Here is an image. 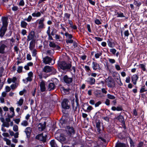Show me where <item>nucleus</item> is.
<instances>
[{
  "label": "nucleus",
  "mask_w": 147,
  "mask_h": 147,
  "mask_svg": "<svg viewBox=\"0 0 147 147\" xmlns=\"http://www.w3.org/2000/svg\"><path fill=\"white\" fill-rule=\"evenodd\" d=\"M45 21L44 18L42 17L37 20L34 23V25L37 27L38 29H42L45 28V25L44 23Z\"/></svg>",
  "instance_id": "1"
},
{
  "label": "nucleus",
  "mask_w": 147,
  "mask_h": 147,
  "mask_svg": "<svg viewBox=\"0 0 147 147\" xmlns=\"http://www.w3.org/2000/svg\"><path fill=\"white\" fill-rule=\"evenodd\" d=\"M58 65L59 69L64 70L69 69L71 66V64L64 61H59L58 63Z\"/></svg>",
  "instance_id": "2"
},
{
  "label": "nucleus",
  "mask_w": 147,
  "mask_h": 147,
  "mask_svg": "<svg viewBox=\"0 0 147 147\" xmlns=\"http://www.w3.org/2000/svg\"><path fill=\"white\" fill-rule=\"evenodd\" d=\"M42 70L44 72L49 73L52 72L53 74H55L56 72V70L53 67L48 65L45 66L42 69Z\"/></svg>",
  "instance_id": "3"
},
{
  "label": "nucleus",
  "mask_w": 147,
  "mask_h": 147,
  "mask_svg": "<svg viewBox=\"0 0 147 147\" xmlns=\"http://www.w3.org/2000/svg\"><path fill=\"white\" fill-rule=\"evenodd\" d=\"M47 133H43L37 135L36 137V139L39 140L40 141L45 142L46 140L47 137Z\"/></svg>",
  "instance_id": "4"
},
{
  "label": "nucleus",
  "mask_w": 147,
  "mask_h": 147,
  "mask_svg": "<svg viewBox=\"0 0 147 147\" xmlns=\"http://www.w3.org/2000/svg\"><path fill=\"white\" fill-rule=\"evenodd\" d=\"M63 80L65 83L67 84H69L72 82L73 78L65 75L63 77Z\"/></svg>",
  "instance_id": "5"
},
{
  "label": "nucleus",
  "mask_w": 147,
  "mask_h": 147,
  "mask_svg": "<svg viewBox=\"0 0 147 147\" xmlns=\"http://www.w3.org/2000/svg\"><path fill=\"white\" fill-rule=\"evenodd\" d=\"M67 134L69 136L73 135L75 134V131L73 127L70 126H67L66 128Z\"/></svg>",
  "instance_id": "6"
},
{
  "label": "nucleus",
  "mask_w": 147,
  "mask_h": 147,
  "mask_svg": "<svg viewBox=\"0 0 147 147\" xmlns=\"http://www.w3.org/2000/svg\"><path fill=\"white\" fill-rule=\"evenodd\" d=\"M68 101L67 99H64L62 103V107L64 109H68L69 106L68 104Z\"/></svg>",
  "instance_id": "7"
},
{
  "label": "nucleus",
  "mask_w": 147,
  "mask_h": 147,
  "mask_svg": "<svg viewBox=\"0 0 147 147\" xmlns=\"http://www.w3.org/2000/svg\"><path fill=\"white\" fill-rule=\"evenodd\" d=\"M52 59L50 57L46 56L43 58V63L45 64H49L51 63Z\"/></svg>",
  "instance_id": "8"
},
{
  "label": "nucleus",
  "mask_w": 147,
  "mask_h": 147,
  "mask_svg": "<svg viewBox=\"0 0 147 147\" xmlns=\"http://www.w3.org/2000/svg\"><path fill=\"white\" fill-rule=\"evenodd\" d=\"M40 90L41 92H45L46 89V85L45 81L42 80L39 83Z\"/></svg>",
  "instance_id": "9"
},
{
  "label": "nucleus",
  "mask_w": 147,
  "mask_h": 147,
  "mask_svg": "<svg viewBox=\"0 0 147 147\" xmlns=\"http://www.w3.org/2000/svg\"><path fill=\"white\" fill-rule=\"evenodd\" d=\"M7 20L8 18L7 17H3L2 18L1 20L3 23L2 27L7 28L8 25Z\"/></svg>",
  "instance_id": "10"
},
{
  "label": "nucleus",
  "mask_w": 147,
  "mask_h": 147,
  "mask_svg": "<svg viewBox=\"0 0 147 147\" xmlns=\"http://www.w3.org/2000/svg\"><path fill=\"white\" fill-rule=\"evenodd\" d=\"M106 82L109 87H113L115 86V82L113 80H109L107 81Z\"/></svg>",
  "instance_id": "11"
},
{
  "label": "nucleus",
  "mask_w": 147,
  "mask_h": 147,
  "mask_svg": "<svg viewBox=\"0 0 147 147\" xmlns=\"http://www.w3.org/2000/svg\"><path fill=\"white\" fill-rule=\"evenodd\" d=\"M32 130V128L29 127H27L25 129L24 132L26 133L28 138H29L30 137Z\"/></svg>",
  "instance_id": "12"
},
{
  "label": "nucleus",
  "mask_w": 147,
  "mask_h": 147,
  "mask_svg": "<svg viewBox=\"0 0 147 147\" xmlns=\"http://www.w3.org/2000/svg\"><path fill=\"white\" fill-rule=\"evenodd\" d=\"M35 35V33L34 31H31L27 36V40L29 41L33 39Z\"/></svg>",
  "instance_id": "13"
},
{
  "label": "nucleus",
  "mask_w": 147,
  "mask_h": 147,
  "mask_svg": "<svg viewBox=\"0 0 147 147\" xmlns=\"http://www.w3.org/2000/svg\"><path fill=\"white\" fill-rule=\"evenodd\" d=\"M138 77L136 74H134L131 77V81L134 85H136L138 80Z\"/></svg>",
  "instance_id": "14"
},
{
  "label": "nucleus",
  "mask_w": 147,
  "mask_h": 147,
  "mask_svg": "<svg viewBox=\"0 0 147 147\" xmlns=\"http://www.w3.org/2000/svg\"><path fill=\"white\" fill-rule=\"evenodd\" d=\"M86 81L90 85H92L95 84V80L94 78L92 77H89L87 79Z\"/></svg>",
  "instance_id": "15"
},
{
  "label": "nucleus",
  "mask_w": 147,
  "mask_h": 147,
  "mask_svg": "<svg viewBox=\"0 0 147 147\" xmlns=\"http://www.w3.org/2000/svg\"><path fill=\"white\" fill-rule=\"evenodd\" d=\"M28 77L26 78V82H30L32 81L33 78V73L32 71H30L28 74Z\"/></svg>",
  "instance_id": "16"
},
{
  "label": "nucleus",
  "mask_w": 147,
  "mask_h": 147,
  "mask_svg": "<svg viewBox=\"0 0 147 147\" xmlns=\"http://www.w3.org/2000/svg\"><path fill=\"white\" fill-rule=\"evenodd\" d=\"M72 105L73 106V110L74 111H76L78 106V99L76 98L75 102H74L72 103Z\"/></svg>",
  "instance_id": "17"
},
{
  "label": "nucleus",
  "mask_w": 147,
  "mask_h": 147,
  "mask_svg": "<svg viewBox=\"0 0 147 147\" xmlns=\"http://www.w3.org/2000/svg\"><path fill=\"white\" fill-rule=\"evenodd\" d=\"M92 67L93 70H96L100 69V67L99 64L96 62H93L92 63Z\"/></svg>",
  "instance_id": "18"
},
{
  "label": "nucleus",
  "mask_w": 147,
  "mask_h": 147,
  "mask_svg": "<svg viewBox=\"0 0 147 147\" xmlns=\"http://www.w3.org/2000/svg\"><path fill=\"white\" fill-rule=\"evenodd\" d=\"M96 127L97 128V131L98 132V133L99 134L101 133L100 122L99 120H98L96 121Z\"/></svg>",
  "instance_id": "19"
},
{
  "label": "nucleus",
  "mask_w": 147,
  "mask_h": 147,
  "mask_svg": "<svg viewBox=\"0 0 147 147\" xmlns=\"http://www.w3.org/2000/svg\"><path fill=\"white\" fill-rule=\"evenodd\" d=\"M46 124V123L45 122L43 124H42L41 123H40L38 125L39 130L40 131H41L45 129V127Z\"/></svg>",
  "instance_id": "20"
},
{
  "label": "nucleus",
  "mask_w": 147,
  "mask_h": 147,
  "mask_svg": "<svg viewBox=\"0 0 147 147\" xmlns=\"http://www.w3.org/2000/svg\"><path fill=\"white\" fill-rule=\"evenodd\" d=\"M55 87V85L54 83H50L48 85V90L49 91L54 90Z\"/></svg>",
  "instance_id": "21"
},
{
  "label": "nucleus",
  "mask_w": 147,
  "mask_h": 147,
  "mask_svg": "<svg viewBox=\"0 0 147 147\" xmlns=\"http://www.w3.org/2000/svg\"><path fill=\"white\" fill-rule=\"evenodd\" d=\"M6 30V28L2 27L0 29V36H3L4 35Z\"/></svg>",
  "instance_id": "22"
},
{
  "label": "nucleus",
  "mask_w": 147,
  "mask_h": 147,
  "mask_svg": "<svg viewBox=\"0 0 147 147\" xmlns=\"http://www.w3.org/2000/svg\"><path fill=\"white\" fill-rule=\"evenodd\" d=\"M41 13H42V12H40L38 11L36 12L35 11V12L32 13V15L33 17L36 18L39 17L41 16Z\"/></svg>",
  "instance_id": "23"
},
{
  "label": "nucleus",
  "mask_w": 147,
  "mask_h": 147,
  "mask_svg": "<svg viewBox=\"0 0 147 147\" xmlns=\"http://www.w3.org/2000/svg\"><path fill=\"white\" fill-rule=\"evenodd\" d=\"M49 43V46L50 47L52 48H56L57 49H59L60 47L56 45L53 42H50Z\"/></svg>",
  "instance_id": "24"
},
{
  "label": "nucleus",
  "mask_w": 147,
  "mask_h": 147,
  "mask_svg": "<svg viewBox=\"0 0 147 147\" xmlns=\"http://www.w3.org/2000/svg\"><path fill=\"white\" fill-rule=\"evenodd\" d=\"M7 46L4 44H2L0 46V53L3 54L5 53V48L7 47Z\"/></svg>",
  "instance_id": "25"
},
{
  "label": "nucleus",
  "mask_w": 147,
  "mask_h": 147,
  "mask_svg": "<svg viewBox=\"0 0 147 147\" xmlns=\"http://www.w3.org/2000/svg\"><path fill=\"white\" fill-rule=\"evenodd\" d=\"M25 20H22L20 22V26L21 28H26L28 25L27 23L25 21Z\"/></svg>",
  "instance_id": "26"
},
{
  "label": "nucleus",
  "mask_w": 147,
  "mask_h": 147,
  "mask_svg": "<svg viewBox=\"0 0 147 147\" xmlns=\"http://www.w3.org/2000/svg\"><path fill=\"white\" fill-rule=\"evenodd\" d=\"M115 15L117 16V18H125V16L123 13L120 11L115 12Z\"/></svg>",
  "instance_id": "27"
},
{
  "label": "nucleus",
  "mask_w": 147,
  "mask_h": 147,
  "mask_svg": "<svg viewBox=\"0 0 147 147\" xmlns=\"http://www.w3.org/2000/svg\"><path fill=\"white\" fill-rule=\"evenodd\" d=\"M112 39H109L107 40V43L108 45L111 48H112L114 47V45L113 44V43L112 42Z\"/></svg>",
  "instance_id": "28"
},
{
  "label": "nucleus",
  "mask_w": 147,
  "mask_h": 147,
  "mask_svg": "<svg viewBox=\"0 0 147 147\" xmlns=\"http://www.w3.org/2000/svg\"><path fill=\"white\" fill-rule=\"evenodd\" d=\"M115 147H126V146L124 143L117 142L116 144Z\"/></svg>",
  "instance_id": "29"
},
{
  "label": "nucleus",
  "mask_w": 147,
  "mask_h": 147,
  "mask_svg": "<svg viewBox=\"0 0 147 147\" xmlns=\"http://www.w3.org/2000/svg\"><path fill=\"white\" fill-rule=\"evenodd\" d=\"M35 47V44L34 42L32 41H31L30 43V45L29 47V48L31 51H32V50L34 49V48Z\"/></svg>",
  "instance_id": "30"
},
{
  "label": "nucleus",
  "mask_w": 147,
  "mask_h": 147,
  "mask_svg": "<svg viewBox=\"0 0 147 147\" xmlns=\"http://www.w3.org/2000/svg\"><path fill=\"white\" fill-rule=\"evenodd\" d=\"M117 119L119 121L122 123H124V119L123 117L121 115H119L117 117Z\"/></svg>",
  "instance_id": "31"
},
{
  "label": "nucleus",
  "mask_w": 147,
  "mask_h": 147,
  "mask_svg": "<svg viewBox=\"0 0 147 147\" xmlns=\"http://www.w3.org/2000/svg\"><path fill=\"white\" fill-rule=\"evenodd\" d=\"M50 144L51 147H57L55 141L54 140H52L50 141Z\"/></svg>",
  "instance_id": "32"
},
{
  "label": "nucleus",
  "mask_w": 147,
  "mask_h": 147,
  "mask_svg": "<svg viewBox=\"0 0 147 147\" xmlns=\"http://www.w3.org/2000/svg\"><path fill=\"white\" fill-rule=\"evenodd\" d=\"M59 139L60 141L61 142H63L65 141L66 140V139L64 136L63 135H61L60 136L59 138Z\"/></svg>",
  "instance_id": "33"
},
{
  "label": "nucleus",
  "mask_w": 147,
  "mask_h": 147,
  "mask_svg": "<svg viewBox=\"0 0 147 147\" xmlns=\"http://www.w3.org/2000/svg\"><path fill=\"white\" fill-rule=\"evenodd\" d=\"M9 110L12 113V115H11L8 116V117L10 118H12L15 115L14 109L13 107H11L9 108Z\"/></svg>",
  "instance_id": "34"
},
{
  "label": "nucleus",
  "mask_w": 147,
  "mask_h": 147,
  "mask_svg": "<svg viewBox=\"0 0 147 147\" xmlns=\"http://www.w3.org/2000/svg\"><path fill=\"white\" fill-rule=\"evenodd\" d=\"M21 124L24 127H26L28 125V122L27 120H23L21 123Z\"/></svg>",
  "instance_id": "35"
},
{
  "label": "nucleus",
  "mask_w": 147,
  "mask_h": 147,
  "mask_svg": "<svg viewBox=\"0 0 147 147\" xmlns=\"http://www.w3.org/2000/svg\"><path fill=\"white\" fill-rule=\"evenodd\" d=\"M107 97L108 99L111 100H114L115 99V97L113 95L109 94H108L107 95Z\"/></svg>",
  "instance_id": "36"
},
{
  "label": "nucleus",
  "mask_w": 147,
  "mask_h": 147,
  "mask_svg": "<svg viewBox=\"0 0 147 147\" xmlns=\"http://www.w3.org/2000/svg\"><path fill=\"white\" fill-rule=\"evenodd\" d=\"M65 35L67 38V39H71L73 37L72 35L70 34H69L67 32H66L65 33Z\"/></svg>",
  "instance_id": "37"
},
{
  "label": "nucleus",
  "mask_w": 147,
  "mask_h": 147,
  "mask_svg": "<svg viewBox=\"0 0 147 147\" xmlns=\"http://www.w3.org/2000/svg\"><path fill=\"white\" fill-rule=\"evenodd\" d=\"M139 66H140V67L144 71H146V65L143 64H140L139 65Z\"/></svg>",
  "instance_id": "38"
},
{
  "label": "nucleus",
  "mask_w": 147,
  "mask_h": 147,
  "mask_svg": "<svg viewBox=\"0 0 147 147\" xmlns=\"http://www.w3.org/2000/svg\"><path fill=\"white\" fill-rule=\"evenodd\" d=\"M93 109L92 107L91 106H89L87 107L86 110L83 109L84 111L86 112H89L90 111Z\"/></svg>",
  "instance_id": "39"
},
{
  "label": "nucleus",
  "mask_w": 147,
  "mask_h": 147,
  "mask_svg": "<svg viewBox=\"0 0 147 147\" xmlns=\"http://www.w3.org/2000/svg\"><path fill=\"white\" fill-rule=\"evenodd\" d=\"M3 140L6 142V143L7 145H9L11 144V141L9 139L6 138H3Z\"/></svg>",
  "instance_id": "40"
},
{
  "label": "nucleus",
  "mask_w": 147,
  "mask_h": 147,
  "mask_svg": "<svg viewBox=\"0 0 147 147\" xmlns=\"http://www.w3.org/2000/svg\"><path fill=\"white\" fill-rule=\"evenodd\" d=\"M32 19V16H31V15H29L28 17L27 18L24 19V20L27 21V22H29L31 21Z\"/></svg>",
  "instance_id": "41"
},
{
  "label": "nucleus",
  "mask_w": 147,
  "mask_h": 147,
  "mask_svg": "<svg viewBox=\"0 0 147 147\" xmlns=\"http://www.w3.org/2000/svg\"><path fill=\"white\" fill-rule=\"evenodd\" d=\"M84 69L86 71L88 72H91V70L89 66L87 65H85L84 66Z\"/></svg>",
  "instance_id": "42"
},
{
  "label": "nucleus",
  "mask_w": 147,
  "mask_h": 147,
  "mask_svg": "<svg viewBox=\"0 0 147 147\" xmlns=\"http://www.w3.org/2000/svg\"><path fill=\"white\" fill-rule=\"evenodd\" d=\"M23 67L22 66H19L18 68L17 71L19 73H20L22 72Z\"/></svg>",
  "instance_id": "43"
},
{
  "label": "nucleus",
  "mask_w": 147,
  "mask_h": 147,
  "mask_svg": "<svg viewBox=\"0 0 147 147\" xmlns=\"http://www.w3.org/2000/svg\"><path fill=\"white\" fill-rule=\"evenodd\" d=\"M145 86H144L141 87V88L140 90V93H143L147 91V90L145 89Z\"/></svg>",
  "instance_id": "44"
},
{
  "label": "nucleus",
  "mask_w": 147,
  "mask_h": 147,
  "mask_svg": "<svg viewBox=\"0 0 147 147\" xmlns=\"http://www.w3.org/2000/svg\"><path fill=\"white\" fill-rule=\"evenodd\" d=\"M54 52V51L52 50H48L47 51L46 53L48 55H51L53 54Z\"/></svg>",
  "instance_id": "45"
},
{
  "label": "nucleus",
  "mask_w": 147,
  "mask_h": 147,
  "mask_svg": "<svg viewBox=\"0 0 147 147\" xmlns=\"http://www.w3.org/2000/svg\"><path fill=\"white\" fill-rule=\"evenodd\" d=\"M66 42L67 44L72 43L73 42V40L71 39H66Z\"/></svg>",
  "instance_id": "46"
},
{
  "label": "nucleus",
  "mask_w": 147,
  "mask_h": 147,
  "mask_svg": "<svg viewBox=\"0 0 147 147\" xmlns=\"http://www.w3.org/2000/svg\"><path fill=\"white\" fill-rule=\"evenodd\" d=\"M23 102L24 100L23 99L20 98L19 101L17 103L19 106H21L22 105Z\"/></svg>",
  "instance_id": "47"
},
{
  "label": "nucleus",
  "mask_w": 147,
  "mask_h": 147,
  "mask_svg": "<svg viewBox=\"0 0 147 147\" xmlns=\"http://www.w3.org/2000/svg\"><path fill=\"white\" fill-rule=\"evenodd\" d=\"M110 51L112 54L115 55L117 52V50L115 49H110Z\"/></svg>",
  "instance_id": "48"
},
{
  "label": "nucleus",
  "mask_w": 147,
  "mask_h": 147,
  "mask_svg": "<svg viewBox=\"0 0 147 147\" xmlns=\"http://www.w3.org/2000/svg\"><path fill=\"white\" fill-rule=\"evenodd\" d=\"M25 3L23 0H21L18 3V5L20 6H23L24 5Z\"/></svg>",
  "instance_id": "49"
},
{
  "label": "nucleus",
  "mask_w": 147,
  "mask_h": 147,
  "mask_svg": "<svg viewBox=\"0 0 147 147\" xmlns=\"http://www.w3.org/2000/svg\"><path fill=\"white\" fill-rule=\"evenodd\" d=\"M102 55V53H96L95 55V57L96 59L99 58Z\"/></svg>",
  "instance_id": "50"
},
{
  "label": "nucleus",
  "mask_w": 147,
  "mask_h": 147,
  "mask_svg": "<svg viewBox=\"0 0 147 147\" xmlns=\"http://www.w3.org/2000/svg\"><path fill=\"white\" fill-rule=\"evenodd\" d=\"M129 142L130 147H134L135 146V145H134V143L132 139L130 138Z\"/></svg>",
  "instance_id": "51"
},
{
  "label": "nucleus",
  "mask_w": 147,
  "mask_h": 147,
  "mask_svg": "<svg viewBox=\"0 0 147 147\" xmlns=\"http://www.w3.org/2000/svg\"><path fill=\"white\" fill-rule=\"evenodd\" d=\"M2 126L4 127H8L9 126V123L8 122H4Z\"/></svg>",
  "instance_id": "52"
},
{
  "label": "nucleus",
  "mask_w": 147,
  "mask_h": 147,
  "mask_svg": "<svg viewBox=\"0 0 147 147\" xmlns=\"http://www.w3.org/2000/svg\"><path fill=\"white\" fill-rule=\"evenodd\" d=\"M108 60L109 62L111 64L114 63L115 62V60L114 59L108 58Z\"/></svg>",
  "instance_id": "53"
},
{
  "label": "nucleus",
  "mask_w": 147,
  "mask_h": 147,
  "mask_svg": "<svg viewBox=\"0 0 147 147\" xmlns=\"http://www.w3.org/2000/svg\"><path fill=\"white\" fill-rule=\"evenodd\" d=\"M31 51L32 53V56H35L36 54V50L35 49H34Z\"/></svg>",
  "instance_id": "54"
},
{
  "label": "nucleus",
  "mask_w": 147,
  "mask_h": 147,
  "mask_svg": "<svg viewBox=\"0 0 147 147\" xmlns=\"http://www.w3.org/2000/svg\"><path fill=\"white\" fill-rule=\"evenodd\" d=\"M13 130L15 131H17L18 130V126L16 125H14L13 127Z\"/></svg>",
  "instance_id": "55"
},
{
  "label": "nucleus",
  "mask_w": 147,
  "mask_h": 147,
  "mask_svg": "<svg viewBox=\"0 0 147 147\" xmlns=\"http://www.w3.org/2000/svg\"><path fill=\"white\" fill-rule=\"evenodd\" d=\"M94 22L97 25H99L101 24V22L98 19H96L94 21Z\"/></svg>",
  "instance_id": "56"
},
{
  "label": "nucleus",
  "mask_w": 147,
  "mask_h": 147,
  "mask_svg": "<svg viewBox=\"0 0 147 147\" xmlns=\"http://www.w3.org/2000/svg\"><path fill=\"white\" fill-rule=\"evenodd\" d=\"M110 101L109 99H106L105 102V103L107 105L109 106L110 105Z\"/></svg>",
  "instance_id": "57"
},
{
  "label": "nucleus",
  "mask_w": 147,
  "mask_h": 147,
  "mask_svg": "<svg viewBox=\"0 0 147 147\" xmlns=\"http://www.w3.org/2000/svg\"><path fill=\"white\" fill-rule=\"evenodd\" d=\"M18 9V7L17 6H13L12 8V10L14 11H16Z\"/></svg>",
  "instance_id": "58"
},
{
  "label": "nucleus",
  "mask_w": 147,
  "mask_h": 147,
  "mask_svg": "<svg viewBox=\"0 0 147 147\" xmlns=\"http://www.w3.org/2000/svg\"><path fill=\"white\" fill-rule=\"evenodd\" d=\"M21 33L23 36L26 34L27 33V31L25 29H22L21 31Z\"/></svg>",
  "instance_id": "59"
},
{
  "label": "nucleus",
  "mask_w": 147,
  "mask_h": 147,
  "mask_svg": "<svg viewBox=\"0 0 147 147\" xmlns=\"http://www.w3.org/2000/svg\"><path fill=\"white\" fill-rule=\"evenodd\" d=\"M80 57L81 59H82L84 61L86 59V58H87V56L85 55H83L81 56Z\"/></svg>",
  "instance_id": "60"
},
{
  "label": "nucleus",
  "mask_w": 147,
  "mask_h": 147,
  "mask_svg": "<svg viewBox=\"0 0 147 147\" xmlns=\"http://www.w3.org/2000/svg\"><path fill=\"white\" fill-rule=\"evenodd\" d=\"M134 5H136L137 6L139 7L141 5L140 3H138L136 1H135L134 2Z\"/></svg>",
  "instance_id": "61"
},
{
  "label": "nucleus",
  "mask_w": 147,
  "mask_h": 147,
  "mask_svg": "<svg viewBox=\"0 0 147 147\" xmlns=\"http://www.w3.org/2000/svg\"><path fill=\"white\" fill-rule=\"evenodd\" d=\"M94 38L98 41H101L103 39L99 37H95Z\"/></svg>",
  "instance_id": "62"
},
{
  "label": "nucleus",
  "mask_w": 147,
  "mask_h": 147,
  "mask_svg": "<svg viewBox=\"0 0 147 147\" xmlns=\"http://www.w3.org/2000/svg\"><path fill=\"white\" fill-rule=\"evenodd\" d=\"M27 59L28 60H31L32 59V57L31 55L29 54H28L26 57Z\"/></svg>",
  "instance_id": "63"
},
{
  "label": "nucleus",
  "mask_w": 147,
  "mask_h": 147,
  "mask_svg": "<svg viewBox=\"0 0 147 147\" xmlns=\"http://www.w3.org/2000/svg\"><path fill=\"white\" fill-rule=\"evenodd\" d=\"M26 92V90L25 89H23L21 91L19 92V94L20 95H22L24 93Z\"/></svg>",
  "instance_id": "64"
}]
</instances>
